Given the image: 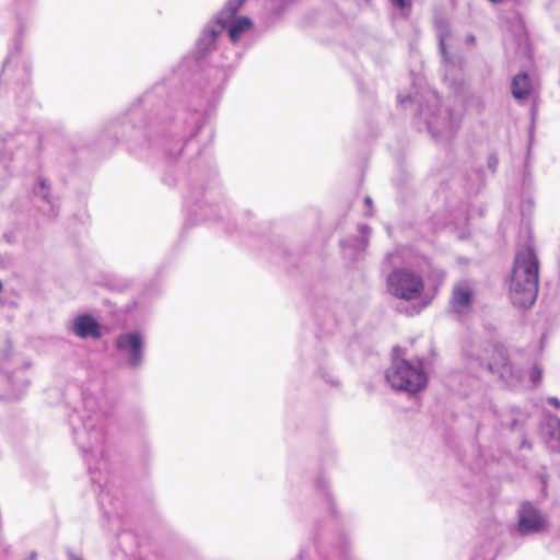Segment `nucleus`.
Masks as SVG:
<instances>
[{
	"mask_svg": "<svg viewBox=\"0 0 560 560\" xmlns=\"http://www.w3.org/2000/svg\"><path fill=\"white\" fill-rule=\"evenodd\" d=\"M199 108L184 106L174 115L166 101V88L159 83L143 93L128 109L110 120L104 129V136L118 141H139L163 138L174 142V149H166L170 155H177L190 139L197 137L206 126L208 118Z\"/></svg>",
	"mask_w": 560,
	"mask_h": 560,
	"instance_id": "1",
	"label": "nucleus"
},
{
	"mask_svg": "<svg viewBox=\"0 0 560 560\" xmlns=\"http://www.w3.org/2000/svg\"><path fill=\"white\" fill-rule=\"evenodd\" d=\"M74 443L88 465L91 480L101 488L100 501L104 504L107 495L108 459L106 457V428L108 416L101 408L98 399L83 394L80 407L68 416Z\"/></svg>",
	"mask_w": 560,
	"mask_h": 560,
	"instance_id": "2",
	"label": "nucleus"
},
{
	"mask_svg": "<svg viewBox=\"0 0 560 560\" xmlns=\"http://www.w3.org/2000/svg\"><path fill=\"white\" fill-rule=\"evenodd\" d=\"M400 105L417 102L418 117L424 121L428 132L436 141H446L452 139L459 130L463 119L462 110H454L451 107L442 108L441 98L436 91L425 89L419 98L411 96H397Z\"/></svg>",
	"mask_w": 560,
	"mask_h": 560,
	"instance_id": "3",
	"label": "nucleus"
},
{
	"mask_svg": "<svg viewBox=\"0 0 560 560\" xmlns=\"http://www.w3.org/2000/svg\"><path fill=\"white\" fill-rule=\"evenodd\" d=\"M539 261L533 248L526 247L515 255L510 280L511 302L523 308L530 307L537 298Z\"/></svg>",
	"mask_w": 560,
	"mask_h": 560,
	"instance_id": "4",
	"label": "nucleus"
},
{
	"mask_svg": "<svg viewBox=\"0 0 560 560\" xmlns=\"http://www.w3.org/2000/svg\"><path fill=\"white\" fill-rule=\"evenodd\" d=\"M186 205L190 207L189 211L196 221L224 219L231 213L215 174H212L200 188L194 189Z\"/></svg>",
	"mask_w": 560,
	"mask_h": 560,
	"instance_id": "5",
	"label": "nucleus"
},
{
	"mask_svg": "<svg viewBox=\"0 0 560 560\" xmlns=\"http://www.w3.org/2000/svg\"><path fill=\"white\" fill-rule=\"evenodd\" d=\"M401 348L395 347L392 363L385 372V378L394 390L418 393L428 384L422 360L413 363L404 357Z\"/></svg>",
	"mask_w": 560,
	"mask_h": 560,
	"instance_id": "6",
	"label": "nucleus"
},
{
	"mask_svg": "<svg viewBox=\"0 0 560 560\" xmlns=\"http://www.w3.org/2000/svg\"><path fill=\"white\" fill-rule=\"evenodd\" d=\"M114 347L124 366L139 370L145 359V339L139 330H130L116 336Z\"/></svg>",
	"mask_w": 560,
	"mask_h": 560,
	"instance_id": "7",
	"label": "nucleus"
},
{
	"mask_svg": "<svg viewBox=\"0 0 560 560\" xmlns=\"http://www.w3.org/2000/svg\"><path fill=\"white\" fill-rule=\"evenodd\" d=\"M386 283L393 296L406 301L418 299L424 290L422 277L406 268H395L387 276Z\"/></svg>",
	"mask_w": 560,
	"mask_h": 560,
	"instance_id": "8",
	"label": "nucleus"
},
{
	"mask_svg": "<svg viewBox=\"0 0 560 560\" xmlns=\"http://www.w3.org/2000/svg\"><path fill=\"white\" fill-rule=\"evenodd\" d=\"M246 1L228 0L215 15L218 24L222 25V32L228 31V36L233 44L237 43L253 27V22L248 16H236Z\"/></svg>",
	"mask_w": 560,
	"mask_h": 560,
	"instance_id": "9",
	"label": "nucleus"
},
{
	"mask_svg": "<svg viewBox=\"0 0 560 560\" xmlns=\"http://www.w3.org/2000/svg\"><path fill=\"white\" fill-rule=\"evenodd\" d=\"M0 141L4 143L3 149L0 151V188H2L13 173V166L11 163L18 159V155L20 154V149L15 155L12 153V144H27L32 150L36 151L39 144V137L36 133H18L16 136L8 135V138H4L0 132Z\"/></svg>",
	"mask_w": 560,
	"mask_h": 560,
	"instance_id": "10",
	"label": "nucleus"
},
{
	"mask_svg": "<svg viewBox=\"0 0 560 560\" xmlns=\"http://www.w3.org/2000/svg\"><path fill=\"white\" fill-rule=\"evenodd\" d=\"M516 530L521 536L539 534L548 529V517L530 501L520 504L517 512Z\"/></svg>",
	"mask_w": 560,
	"mask_h": 560,
	"instance_id": "11",
	"label": "nucleus"
},
{
	"mask_svg": "<svg viewBox=\"0 0 560 560\" xmlns=\"http://www.w3.org/2000/svg\"><path fill=\"white\" fill-rule=\"evenodd\" d=\"M36 0H12V11L16 20V38L13 48L10 50L7 59L3 61V69H8L16 55L22 50V37L27 32L31 24V13L35 7Z\"/></svg>",
	"mask_w": 560,
	"mask_h": 560,
	"instance_id": "12",
	"label": "nucleus"
},
{
	"mask_svg": "<svg viewBox=\"0 0 560 560\" xmlns=\"http://www.w3.org/2000/svg\"><path fill=\"white\" fill-rule=\"evenodd\" d=\"M476 361L480 368L497 375L508 386L516 384L522 377L521 372L511 364L509 358L501 349L492 348L489 360L477 358Z\"/></svg>",
	"mask_w": 560,
	"mask_h": 560,
	"instance_id": "13",
	"label": "nucleus"
},
{
	"mask_svg": "<svg viewBox=\"0 0 560 560\" xmlns=\"http://www.w3.org/2000/svg\"><path fill=\"white\" fill-rule=\"evenodd\" d=\"M434 28L439 42V49L445 66V80L450 84H455L457 72L462 69L463 58L458 56H450L446 51V39L450 35L447 22L443 18H435Z\"/></svg>",
	"mask_w": 560,
	"mask_h": 560,
	"instance_id": "14",
	"label": "nucleus"
},
{
	"mask_svg": "<svg viewBox=\"0 0 560 560\" xmlns=\"http://www.w3.org/2000/svg\"><path fill=\"white\" fill-rule=\"evenodd\" d=\"M69 329L81 339H100L102 337L100 323L88 313L75 316Z\"/></svg>",
	"mask_w": 560,
	"mask_h": 560,
	"instance_id": "15",
	"label": "nucleus"
},
{
	"mask_svg": "<svg viewBox=\"0 0 560 560\" xmlns=\"http://www.w3.org/2000/svg\"><path fill=\"white\" fill-rule=\"evenodd\" d=\"M474 291L467 283H457L453 287L450 300L451 311L457 315L466 314L471 308Z\"/></svg>",
	"mask_w": 560,
	"mask_h": 560,
	"instance_id": "16",
	"label": "nucleus"
},
{
	"mask_svg": "<svg viewBox=\"0 0 560 560\" xmlns=\"http://www.w3.org/2000/svg\"><path fill=\"white\" fill-rule=\"evenodd\" d=\"M370 226L366 224L359 225V236L347 238L340 242L345 255L355 260L365 250L369 243Z\"/></svg>",
	"mask_w": 560,
	"mask_h": 560,
	"instance_id": "17",
	"label": "nucleus"
},
{
	"mask_svg": "<svg viewBox=\"0 0 560 560\" xmlns=\"http://www.w3.org/2000/svg\"><path fill=\"white\" fill-rule=\"evenodd\" d=\"M222 34V25L218 24L217 19L210 21L201 31V34L197 40L198 52L205 55L211 51L219 36Z\"/></svg>",
	"mask_w": 560,
	"mask_h": 560,
	"instance_id": "18",
	"label": "nucleus"
},
{
	"mask_svg": "<svg viewBox=\"0 0 560 560\" xmlns=\"http://www.w3.org/2000/svg\"><path fill=\"white\" fill-rule=\"evenodd\" d=\"M33 194L36 198H39L45 205L40 207V210L48 214L49 217L57 215L56 203L54 199L50 197V186L48 182L38 177L36 184L33 188Z\"/></svg>",
	"mask_w": 560,
	"mask_h": 560,
	"instance_id": "19",
	"label": "nucleus"
},
{
	"mask_svg": "<svg viewBox=\"0 0 560 560\" xmlns=\"http://www.w3.org/2000/svg\"><path fill=\"white\" fill-rule=\"evenodd\" d=\"M533 91L532 81L527 73L521 72L513 77L511 82V92L515 100H526Z\"/></svg>",
	"mask_w": 560,
	"mask_h": 560,
	"instance_id": "20",
	"label": "nucleus"
},
{
	"mask_svg": "<svg viewBox=\"0 0 560 560\" xmlns=\"http://www.w3.org/2000/svg\"><path fill=\"white\" fill-rule=\"evenodd\" d=\"M15 102L16 106L21 109V116H25L26 114L23 107H25V109L30 112L35 110L37 108L36 102L32 100L31 88L26 82H23L20 86V91L16 94Z\"/></svg>",
	"mask_w": 560,
	"mask_h": 560,
	"instance_id": "21",
	"label": "nucleus"
},
{
	"mask_svg": "<svg viewBox=\"0 0 560 560\" xmlns=\"http://www.w3.org/2000/svg\"><path fill=\"white\" fill-rule=\"evenodd\" d=\"M318 371L326 383L330 384L331 386H337L339 384V381L334 375L324 371L322 366L318 368Z\"/></svg>",
	"mask_w": 560,
	"mask_h": 560,
	"instance_id": "22",
	"label": "nucleus"
},
{
	"mask_svg": "<svg viewBox=\"0 0 560 560\" xmlns=\"http://www.w3.org/2000/svg\"><path fill=\"white\" fill-rule=\"evenodd\" d=\"M316 487L325 493L328 503L331 504V497L330 493L328 492V482L324 478H319L316 481Z\"/></svg>",
	"mask_w": 560,
	"mask_h": 560,
	"instance_id": "23",
	"label": "nucleus"
},
{
	"mask_svg": "<svg viewBox=\"0 0 560 560\" xmlns=\"http://www.w3.org/2000/svg\"><path fill=\"white\" fill-rule=\"evenodd\" d=\"M390 2L396 5V7H399L401 9L404 8H411V0H390Z\"/></svg>",
	"mask_w": 560,
	"mask_h": 560,
	"instance_id": "24",
	"label": "nucleus"
},
{
	"mask_svg": "<svg viewBox=\"0 0 560 560\" xmlns=\"http://www.w3.org/2000/svg\"><path fill=\"white\" fill-rule=\"evenodd\" d=\"M498 164H499V161H498V158L495 155H490L488 158V167L492 171V172H495L497 167H498Z\"/></svg>",
	"mask_w": 560,
	"mask_h": 560,
	"instance_id": "25",
	"label": "nucleus"
},
{
	"mask_svg": "<svg viewBox=\"0 0 560 560\" xmlns=\"http://www.w3.org/2000/svg\"><path fill=\"white\" fill-rule=\"evenodd\" d=\"M66 553L69 560H83L82 557L73 552V550L70 548L66 549Z\"/></svg>",
	"mask_w": 560,
	"mask_h": 560,
	"instance_id": "26",
	"label": "nucleus"
},
{
	"mask_svg": "<svg viewBox=\"0 0 560 560\" xmlns=\"http://www.w3.org/2000/svg\"><path fill=\"white\" fill-rule=\"evenodd\" d=\"M556 429H557V446L555 448L560 450V419H555Z\"/></svg>",
	"mask_w": 560,
	"mask_h": 560,
	"instance_id": "27",
	"label": "nucleus"
},
{
	"mask_svg": "<svg viewBox=\"0 0 560 560\" xmlns=\"http://www.w3.org/2000/svg\"><path fill=\"white\" fill-rule=\"evenodd\" d=\"M434 275H436L438 280L441 281V282L444 281V279L446 277L445 271L442 270V269L435 270Z\"/></svg>",
	"mask_w": 560,
	"mask_h": 560,
	"instance_id": "28",
	"label": "nucleus"
},
{
	"mask_svg": "<svg viewBox=\"0 0 560 560\" xmlns=\"http://www.w3.org/2000/svg\"><path fill=\"white\" fill-rule=\"evenodd\" d=\"M532 382L535 383L540 378V372L537 369H534L530 374Z\"/></svg>",
	"mask_w": 560,
	"mask_h": 560,
	"instance_id": "29",
	"label": "nucleus"
},
{
	"mask_svg": "<svg viewBox=\"0 0 560 560\" xmlns=\"http://www.w3.org/2000/svg\"><path fill=\"white\" fill-rule=\"evenodd\" d=\"M548 402L556 408H560V400L557 397L548 398Z\"/></svg>",
	"mask_w": 560,
	"mask_h": 560,
	"instance_id": "30",
	"label": "nucleus"
},
{
	"mask_svg": "<svg viewBox=\"0 0 560 560\" xmlns=\"http://www.w3.org/2000/svg\"><path fill=\"white\" fill-rule=\"evenodd\" d=\"M521 448H532V443L527 439H523L520 445Z\"/></svg>",
	"mask_w": 560,
	"mask_h": 560,
	"instance_id": "31",
	"label": "nucleus"
},
{
	"mask_svg": "<svg viewBox=\"0 0 560 560\" xmlns=\"http://www.w3.org/2000/svg\"><path fill=\"white\" fill-rule=\"evenodd\" d=\"M37 552L35 550L31 551L28 557L25 560H37Z\"/></svg>",
	"mask_w": 560,
	"mask_h": 560,
	"instance_id": "32",
	"label": "nucleus"
},
{
	"mask_svg": "<svg viewBox=\"0 0 560 560\" xmlns=\"http://www.w3.org/2000/svg\"><path fill=\"white\" fill-rule=\"evenodd\" d=\"M428 303L422 304L420 307H412V313H419L423 307L427 306Z\"/></svg>",
	"mask_w": 560,
	"mask_h": 560,
	"instance_id": "33",
	"label": "nucleus"
},
{
	"mask_svg": "<svg viewBox=\"0 0 560 560\" xmlns=\"http://www.w3.org/2000/svg\"><path fill=\"white\" fill-rule=\"evenodd\" d=\"M364 203H365L368 207H371V206H372V198H371V197H369V196H366V197L364 198Z\"/></svg>",
	"mask_w": 560,
	"mask_h": 560,
	"instance_id": "34",
	"label": "nucleus"
},
{
	"mask_svg": "<svg viewBox=\"0 0 560 560\" xmlns=\"http://www.w3.org/2000/svg\"><path fill=\"white\" fill-rule=\"evenodd\" d=\"M467 42H468V43H474V42H475V37H474V35H469V36L467 37Z\"/></svg>",
	"mask_w": 560,
	"mask_h": 560,
	"instance_id": "35",
	"label": "nucleus"
},
{
	"mask_svg": "<svg viewBox=\"0 0 560 560\" xmlns=\"http://www.w3.org/2000/svg\"><path fill=\"white\" fill-rule=\"evenodd\" d=\"M517 427V420H513L511 423V429H515Z\"/></svg>",
	"mask_w": 560,
	"mask_h": 560,
	"instance_id": "36",
	"label": "nucleus"
},
{
	"mask_svg": "<svg viewBox=\"0 0 560 560\" xmlns=\"http://www.w3.org/2000/svg\"><path fill=\"white\" fill-rule=\"evenodd\" d=\"M489 1H490V2H492V3H500V2H502L503 0H489Z\"/></svg>",
	"mask_w": 560,
	"mask_h": 560,
	"instance_id": "37",
	"label": "nucleus"
},
{
	"mask_svg": "<svg viewBox=\"0 0 560 560\" xmlns=\"http://www.w3.org/2000/svg\"><path fill=\"white\" fill-rule=\"evenodd\" d=\"M2 290H3V283H2V281L0 280V293L2 292Z\"/></svg>",
	"mask_w": 560,
	"mask_h": 560,
	"instance_id": "38",
	"label": "nucleus"
}]
</instances>
